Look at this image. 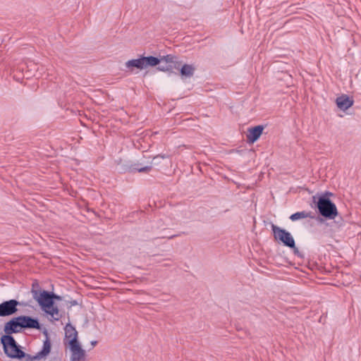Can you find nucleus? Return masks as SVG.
Segmentation results:
<instances>
[{"label": "nucleus", "mask_w": 361, "mask_h": 361, "mask_svg": "<svg viewBox=\"0 0 361 361\" xmlns=\"http://www.w3.org/2000/svg\"><path fill=\"white\" fill-rule=\"evenodd\" d=\"M43 334L46 336V339L43 342L42 348L34 355L25 354L17 343L9 347L4 352L11 358H25V361L45 360L51 351V342L47 329L44 330Z\"/></svg>", "instance_id": "1"}, {"label": "nucleus", "mask_w": 361, "mask_h": 361, "mask_svg": "<svg viewBox=\"0 0 361 361\" xmlns=\"http://www.w3.org/2000/svg\"><path fill=\"white\" fill-rule=\"evenodd\" d=\"M332 195L330 192H326L318 198L316 195L312 197V200L317 203L320 215L328 219H334L338 215V210L336 204L329 199V196Z\"/></svg>", "instance_id": "2"}, {"label": "nucleus", "mask_w": 361, "mask_h": 361, "mask_svg": "<svg viewBox=\"0 0 361 361\" xmlns=\"http://www.w3.org/2000/svg\"><path fill=\"white\" fill-rule=\"evenodd\" d=\"M39 287L37 283L32 284V293L33 298L36 300L39 305L42 307V308L46 311V310L50 309V307H53L54 304V300H61V297L52 293L48 292L47 290H42L39 293L37 290H35V288Z\"/></svg>", "instance_id": "3"}, {"label": "nucleus", "mask_w": 361, "mask_h": 361, "mask_svg": "<svg viewBox=\"0 0 361 361\" xmlns=\"http://www.w3.org/2000/svg\"><path fill=\"white\" fill-rule=\"evenodd\" d=\"M271 230L276 240L281 242L288 247L294 249L295 253L298 252L295 247V240L290 233L274 224L271 225Z\"/></svg>", "instance_id": "4"}, {"label": "nucleus", "mask_w": 361, "mask_h": 361, "mask_svg": "<svg viewBox=\"0 0 361 361\" xmlns=\"http://www.w3.org/2000/svg\"><path fill=\"white\" fill-rule=\"evenodd\" d=\"M19 302L15 299L4 301L0 304V317H8L18 311Z\"/></svg>", "instance_id": "5"}, {"label": "nucleus", "mask_w": 361, "mask_h": 361, "mask_svg": "<svg viewBox=\"0 0 361 361\" xmlns=\"http://www.w3.org/2000/svg\"><path fill=\"white\" fill-rule=\"evenodd\" d=\"M23 329L19 316L13 317L11 320L5 323L4 331L6 334H13L19 333Z\"/></svg>", "instance_id": "6"}, {"label": "nucleus", "mask_w": 361, "mask_h": 361, "mask_svg": "<svg viewBox=\"0 0 361 361\" xmlns=\"http://www.w3.org/2000/svg\"><path fill=\"white\" fill-rule=\"evenodd\" d=\"M68 344L71 352V361H80L84 358L85 351L81 348L78 340L69 342Z\"/></svg>", "instance_id": "7"}, {"label": "nucleus", "mask_w": 361, "mask_h": 361, "mask_svg": "<svg viewBox=\"0 0 361 361\" xmlns=\"http://www.w3.org/2000/svg\"><path fill=\"white\" fill-rule=\"evenodd\" d=\"M19 318L23 329H35L39 330L41 329V325L37 318L25 315L19 316Z\"/></svg>", "instance_id": "8"}, {"label": "nucleus", "mask_w": 361, "mask_h": 361, "mask_svg": "<svg viewBox=\"0 0 361 361\" xmlns=\"http://www.w3.org/2000/svg\"><path fill=\"white\" fill-rule=\"evenodd\" d=\"M264 126H256L253 128H250L247 130V140L250 143L255 142L262 134Z\"/></svg>", "instance_id": "9"}, {"label": "nucleus", "mask_w": 361, "mask_h": 361, "mask_svg": "<svg viewBox=\"0 0 361 361\" xmlns=\"http://www.w3.org/2000/svg\"><path fill=\"white\" fill-rule=\"evenodd\" d=\"M65 330V343H69L78 340V331L71 324H67L64 328Z\"/></svg>", "instance_id": "10"}, {"label": "nucleus", "mask_w": 361, "mask_h": 361, "mask_svg": "<svg viewBox=\"0 0 361 361\" xmlns=\"http://www.w3.org/2000/svg\"><path fill=\"white\" fill-rule=\"evenodd\" d=\"M336 102L337 106L343 111L347 110L353 104V100L345 94L338 97Z\"/></svg>", "instance_id": "11"}, {"label": "nucleus", "mask_w": 361, "mask_h": 361, "mask_svg": "<svg viewBox=\"0 0 361 361\" xmlns=\"http://www.w3.org/2000/svg\"><path fill=\"white\" fill-rule=\"evenodd\" d=\"M178 70L180 71L182 78H190L193 76L195 68L190 64H184L180 66Z\"/></svg>", "instance_id": "12"}, {"label": "nucleus", "mask_w": 361, "mask_h": 361, "mask_svg": "<svg viewBox=\"0 0 361 361\" xmlns=\"http://www.w3.org/2000/svg\"><path fill=\"white\" fill-rule=\"evenodd\" d=\"M306 218L314 219L315 215L312 212L302 211V212H295V213L291 214L290 216V219L293 221H295L299 219H306Z\"/></svg>", "instance_id": "13"}, {"label": "nucleus", "mask_w": 361, "mask_h": 361, "mask_svg": "<svg viewBox=\"0 0 361 361\" xmlns=\"http://www.w3.org/2000/svg\"><path fill=\"white\" fill-rule=\"evenodd\" d=\"M143 63H144V68H147L149 66H156L159 65L161 62V60L158 59L157 57L149 56H142Z\"/></svg>", "instance_id": "14"}, {"label": "nucleus", "mask_w": 361, "mask_h": 361, "mask_svg": "<svg viewBox=\"0 0 361 361\" xmlns=\"http://www.w3.org/2000/svg\"><path fill=\"white\" fill-rule=\"evenodd\" d=\"M142 56L140 58H138V59H131V60H129L127 62H126V67L128 68H137L138 69H145L144 68V63H143V61H142Z\"/></svg>", "instance_id": "15"}, {"label": "nucleus", "mask_w": 361, "mask_h": 361, "mask_svg": "<svg viewBox=\"0 0 361 361\" xmlns=\"http://www.w3.org/2000/svg\"><path fill=\"white\" fill-rule=\"evenodd\" d=\"M1 343L4 345V350L17 343L11 334H6L3 336L1 337Z\"/></svg>", "instance_id": "16"}, {"label": "nucleus", "mask_w": 361, "mask_h": 361, "mask_svg": "<svg viewBox=\"0 0 361 361\" xmlns=\"http://www.w3.org/2000/svg\"><path fill=\"white\" fill-rule=\"evenodd\" d=\"M45 312L52 317L55 321H59L61 317L62 314L59 312V310L57 307H50V309L46 310Z\"/></svg>", "instance_id": "17"}, {"label": "nucleus", "mask_w": 361, "mask_h": 361, "mask_svg": "<svg viewBox=\"0 0 361 361\" xmlns=\"http://www.w3.org/2000/svg\"><path fill=\"white\" fill-rule=\"evenodd\" d=\"M152 169V166H144V167H137V165H135V166H132L129 168V171L130 172H135V171H137V172H140V173H147V172H149Z\"/></svg>", "instance_id": "18"}, {"label": "nucleus", "mask_w": 361, "mask_h": 361, "mask_svg": "<svg viewBox=\"0 0 361 361\" xmlns=\"http://www.w3.org/2000/svg\"><path fill=\"white\" fill-rule=\"evenodd\" d=\"M177 56L171 54H168L166 56H162L159 60H161L160 63L165 62L167 63H173V62L178 61Z\"/></svg>", "instance_id": "19"}, {"label": "nucleus", "mask_w": 361, "mask_h": 361, "mask_svg": "<svg viewBox=\"0 0 361 361\" xmlns=\"http://www.w3.org/2000/svg\"><path fill=\"white\" fill-rule=\"evenodd\" d=\"M167 65L169 68L168 72L173 73V69L178 70L180 68L181 66V61H178L173 62V63H167Z\"/></svg>", "instance_id": "20"}, {"label": "nucleus", "mask_w": 361, "mask_h": 361, "mask_svg": "<svg viewBox=\"0 0 361 361\" xmlns=\"http://www.w3.org/2000/svg\"><path fill=\"white\" fill-rule=\"evenodd\" d=\"M157 69L160 71L168 72V71H169L168 65L166 63L164 64L162 63H160Z\"/></svg>", "instance_id": "21"}, {"label": "nucleus", "mask_w": 361, "mask_h": 361, "mask_svg": "<svg viewBox=\"0 0 361 361\" xmlns=\"http://www.w3.org/2000/svg\"><path fill=\"white\" fill-rule=\"evenodd\" d=\"M158 157H161V159H165L166 157L164 154H163V155H158V156L154 157V159H157Z\"/></svg>", "instance_id": "22"}, {"label": "nucleus", "mask_w": 361, "mask_h": 361, "mask_svg": "<svg viewBox=\"0 0 361 361\" xmlns=\"http://www.w3.org/2000/svg\"><path fill=\"white\" fill-rule=\"evenodd\" d=\"M71 305H73V306H75L78 304L76 300H73V301H71Z\"/></svg>", "instance_id": "23"}, {"label": "nucleus", "mask_w": 361, "mask_h": 361, "mask_svg": "<svg viewBox=\"0 0 361 361\" xmlns=\"http://www.w3.org/2000/svg\"><path fill=\"white\" fill-rule=\"evenodd\" d=\"M91 343H92V345H94L97 343V341H92Z\"/></svg>", "instance_id": "24"}, {"label": "nucleus", "mask_w": 361, "mask_h": 361, "mask_svg": "<svg viewBox=\"0 0 361 361\" xmlns=\"http://www.w3.org/2000/svg\"><path fill=\"white\" fill-rule=\"evenodd\" d=\"M176 235H172L170 237V238H173V237H175Z\"/></svg>", "instance_id": "25"}]
</instances>
